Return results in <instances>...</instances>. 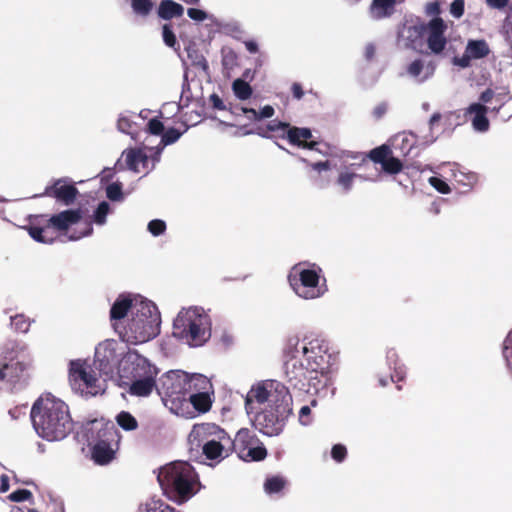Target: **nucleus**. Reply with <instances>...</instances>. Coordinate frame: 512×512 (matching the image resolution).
I'll return each mask as SVG.
<instances>
[{
  "label": "nucleus",
  "instance_id": "nucleus-1",
  "mask_svg": "<svg viewBox=\"0 0 512 512\" xmlns=\"http://www.w3.org/2000/svg\"><path fill=\"white\" fill-rule=\"evenodd\" d=\"M254 402H269L268 408L256 414L255 427L264 435H279L292 414V397L288 388L277 380L261 381L246 394L245 410L248 415L254 413Z\"/></svg>",
  "mask_w": 512,
  "mask_h": 512
},
{
  "label": "nucleus",
  "instance_id": "nucleus-2",
  "mask_svg": "<svg viewBox=\"0 0 512 512\" xmlns=\"http://www.w3.org/2000/svg\"><path fill=\"white\" fill-rule=\"evenodd\" d=\"M30 417L38 436L50 442L63 440L72 430L68 406L50 393L34 402Z\"/></svg>",
  "mask_w": 512,
  "mask_h": 512
},
{
  "label": "nucleus",
  "instance_id": "nucleus-3",
  "mask_svg": "<svg viewBox=\"0 0 512 512\" xmlns=\"http://www.w3.org/2000/svg\"><path fill=\"white\" fill-rule=\"evenodd\" d=\"M157 480L164 495L177 504L187 502L201 488L198 474L187 461H174L161 467Z\"/></svg>",
  "mask_w": 512,
  "mask_h": 512
},
{
  "label": "nucleus",
  "instance_id": "nucleus-4",
  "mask_svg": "<svg viewBox=\"0 0 512 512\" xmlns=\"http://www.w3.org/2000/svg\"><path fill=\"white\" fill-rule=\"evenodd\" d=\"M211 335V316L201 306L183 307L173 320V336L189 347L203 346Z\"/></svg>",
  "mask_w": 512,
  "mask_h": 512
},
{
  "label": "nucleus",
  "instance_id": "nucleus-5",
  "mask_svg": "<svg viewBox=\"0 0 512 512\" xmlns=\"http://www.w3.org/2000/svg\"><path fill=\"white\" fill-rule=\"evenodd\" d=\"M287 352L298 354L305 364L310 367L318 377L321 375L327 380L330 368L333 365V356L329 353L327 342L319 335L306 333L302 338L297 336L287 340Z\"/></svg>",
  "mask_w": 512,
  "mask_h": 512
},
{
  "label": "nucleus",
  "instance_id": "nucleus-6",
  "mask_svg": "<svg viewBox=\"0 0 512 512\" xmlns=\"http://www.w3.org/2000/svg\"><path fill=\"white\" fill-rule=\"evenodd\" d=\"M191 451L199 450L206 459L221 462L231 455V436L214 423L195 424L188 436Z\"/></svg>",
  "mask_w": 512,
  "mask_h": 512
},
{
  "label": "nucleus",
  "instance_id": "nucleus-7",
  "mask_svg": "<svg viewBox=\"0 0 512 512\" xmlns=\"http://www.w3.org/2000/svg\"><path fill=\"white\" fill-rule=\"evenodd\" d=\"M161 317L157 306L143 296H135L134 310L126 326L128 340L145 343L160 333Z\"/></svg>",
  "mask_w": 512,
  "mask_h": 512
},
{
  "label": "nucleus",
  "instance_id": "nucleus-8",
  "mask_svg": "<svg viewBox=\"0 0 512 512\" xmlns=\"http://www.w3.org/2000/svg\"><path fill=\"white\" fill-rule=\"evenodd\" d=\"M158 373V368L139 353L130 351L126 354L123 361L122 377L131 380L128 389L130 395L147 397L154 389L157 390L156 377Z\"/></svg>",
  "mask_w": 512,
  "mask_h": 512
},
{
  "label": "nucleus",
  "instance_id": "nucleus-9",
  "mask_svg": "<svg viewBox=\"0 0 512 512\" xmlns=\"http://www.w3.org/2000/svg\"><path fill=\"white\" fill-rule=\"evenodd\" d=\"M288 282L294 293L304 300L321 298L328 291L323 270L315 263L295 264L288 274Z\"/></svg>",
  "mask_w": 512,
  "mask_h": 512
},
{
  "label": "nucleus",
  "instance_id": "nucleus-10",
  "mask_svg": "<svg viewBox=\"0 0 512 512\" xmlns=\"http://www.w3.org/2000/svg\"><path fill=\"white\" fill-rule=\"evenodd\" d=\"M157 392L172 413L184 415L188 408L189 374L181 370L164 373L158 380Z\"/></svg>",
  "mask_w": 512,
  "mask_h": 512
},
{
  "label": "nucleus",
  "instance_id": "nucleus-11",
  "mask_svg": "<svg viewBox=\"0 0 512 512\" xmlns=\"http://www.w3.org/2000/svg\"><path fill=\"white\" fill-rule=\"evenodd\" d=\"M85 437L95 463L105 465L114 458L112 443L116 442L117 431L112 423H105L103 420L91 421L85 428Z\"/></svg>",
  "mask_w": 512,
  "mask_h": 512
},
{
  "label": "nucleus",
  "instance_id": "nucleus-12",
  "mask_svg": "<svg viewBox=\"0 0 512 512\" xmlns=\"http://www.w3.org/2000/svg\"><path fill=\"white\" fill-rule=\"evenodd\" d=\"M284 374L289 385L303 392H318L320 388L327 386V380L322 381L313 371H310L303 359L296 353L287 352V344L284 348Z\"/></svg>",
  "mask_w": 512,
  "mask_h": 512
},
{
  "label": "nucleus",
  "instance_id": "nucleus-13",
  "mask_svg": "<svg viewBox=\"0 0 512 512\" xmlns=\"http://www.w3.org/2000/svg\"><path fill=\"white\" fill-rule=\"evenodd\" d=\"M124 355L123 347L114 339H106L95 348L94 366L99 375L112 376L119 368L122 374Z\"/></svg>",
  "mask_w": 512,
  "mask_h": 512
},
{
  "label": "nucleus",
  "instance_id": "nucleus-14",
  "mask_svg": "<svg viewBox=\"0 0 512 512\" xmlns=\"http://www.w3.org/2000/svg\"><path fill=\"white\" fill-rule=\"evenodd\" d=\"M231 454L246 462L261 461L266 458L267 450L257 436L249 429H240L234 438H231Z\"/></svg>",
  "mask_w": 512,
  "mask_h": 512
},
{
  "label": "nucleus",
  "instance_id": "nucleus-15",
  "mask_svg": "<svg viewBox=\"0 0 512 512\" xmlns=\"http://www.w3.org/2000/svg\"><path fill=\"white\" fill-rule=\"evenodd\" d=\"M25 349L16 342H8L0 349V381L18 382L26 369L19 359V354Z\"/></svg>",
  "mask_w": 512,
  "mask_h": 512
},
{
  "label": "nucleus",
  "instance_id": "nucleus-16",
  "mask_svg": "<svg viewBox=\"0 0 512 512\" xmlns=\"http://www.w3.org/2000/svg\"><path fill=\"white\" fill-rule=\"evenodd\" d=\"M69 379L72 387L79 384L87 389V394L95 396L104 391L103 385L94 370L90 369L86 361L77 359L69 363Z\"/></svg>",
  "mask_w": 512,
  "mask_h": 512
},
{
  "label": "nucleus",
  "instance_id": "nucleus-17",
  "mask_svg": "<svg viewBox=\"0 0 512 512\" xmlns=\"http://www.w3.org/2000/svg\"><path fill=\"white\" fill-rule=\"evenodd\" d=\"M78 194L79 191L73 182L64 177L53 180L50 185L46 186L43 193L36 194L34 197L47 196L63 206H70L75 202Z\"/></svg>",
  "mask_w": 512,
  "mask_h": 512
},
{
  "label": "nucleus",
  "instance_id": "nucleus-18",
  "mask_svg": "<svg viewBox=\"0 0 512 512\" xmlns=\"http://www.w3.org/2000/svg\"><path fill=\"white\" fill-rule=\"evenodd\" d=\"M426 32V42L432 54L439 55L447 45V39L444 35L447 25L440 17L432 18L423 28Z\"/></svg>",
  "mask_w": 512,
  "mask_h": 512
},
{
  "label": "nucleus",
  "instance_id": "nucleus-19",
  "mask_svg": "<svg viewBox=\"0 0 512 512\" xmlns=\"http://www.w3.org/2000/svg\"><path fill=\"white\" fill-rule=\"evenodd\" d=\"M351 158L353 160H361L364 161V156L359 153H345L343 159L341 161V165L338 169V177L336 179V184L341 188L344 193H349L354 184V180L356 178H360L362 180H367V178L355 173L352 168L358 166L359 164L350 163L348 159Z\"/></svg>",
  "mask_w": 512,
  "mask_h": 512
},
{
  "label": "nucleus",
  "instance_id": "nucleus-20",
  "mask_svg": "<svg viewBox=\"0 0 512 512\" xmlns=\"http://www.w3.org/2000/svg\"><path fill=\"white\" fill-rule=\"evenodd\" d=\"M436 64L433 61L415 59L409 63L405 70L407 76L415 84H423L431 79L435 73Z\"/></svg>",
  "mask_w": 512,
  "mask_h": 512
},
{
  "label": "nucleus",
  "instance_id": "nucleus-21",
  "mask_svg": "<svg viewBox=\"0 0 512 512\" xmlns=\"http://www.w3.org/2000/svg\"><path fill=\"white\" fill-rule=\"evenodd\" d=\"M148 163V156L141 148H127L121 157L117 160L115 167L118 170L128 169L134 173H139V165L145 167Z\"/></svg>",
  "mask_w": 512,
  "mask_h": 512
},
{
  "label": "nucleus",
  "instance_id": "nucleus-22",
  "mask_svg": "<svg viewBox=\"0 0 512 512\" xmlns=\"http://www.w3.org/2000/svg\"><path fill=\"white\" fill-rule=\"evenodd\" d=\"M81 219L82 211L80 209H67L53 214L48 223L59 231H67L72 225L78 224Z\"/></svg>",
  "mask_w": 512,
  "mask_h": 512
},
{
  "label": "nucleus",
  "instance_id": "nucleus-23",
  "mask_svg": "<svg viewBox=\"0 0 512 512\" xmlns=\"http://www.w3.org/2000/svg\"><path fill=\"white\" fill-rule=\"evenodd\" d=\"M488 110L489 108L482 103H472L466 109V115H473L472 127L475 131L484 133L489 130Z\"/></svg>",
  "mask_w": 512,
  "mask_h": 512
},
{
  "label": "nucleus",
  "instance_id": "nucleus-24",
  "mask_svg": "<svg viewBox=\"0 0 512 512\" xmlns=\"http://www.w3.org/2000/svg\"><path fill=\"white\" fill-rule=\"evenodd\" d=\"M135 296L136 295L134 294H120L111 306V320L123 319L127 315L128 311H131L132 314L134 310Z\"/></svg>",
  "mask_w": 512,
  "mask_h": 512
},
{
  "label": "nucleus",
  "instance_id": "nucleus-25",
  "mask_svg": "<svg viewBox=\"0 0 512 512\" xmlns=\"http://www.w3.org/2000/svg\"><path fill=\"white\" fill-rule=\"evenodd\" d=\"M312 137V132L309 128L290 127L287 130V139L292 145L307 148L309 150L315 149L316 142H305Z\"/></svg>",
  "mask_w": 512,
  "mask_h": 512
},
{
  "label": "nucleus",
  "instance_id": "nucleus-26",
  "mask_svg": "<svg viewBox=\"0 0 512 512\" xmlns=\"http://www.w3.org/2000/svg\"><path fill=\"white\" fill-rule=\"evenodd\" d=\"M396 0H373L369 8V15L373 20H380L389 17Z\"/></svg>",
  "mask_w": 512,
  "mask_h": 512
},
{
  "label": "nucleus",
  "instance_id": "nucleus-27",
  "mask_svg": "<svg viewBox=\"0 0 512 512\" xmlns=\"http://www.w3.org/2000/svg\"><path fill=\"white\" fill-rule=\"evenodd\" d=\"M188 406L191 404L198 412H207L212 405L209 391L190 392L187 395Z\"/></svg>",
  "mask_w": 512,
  "mask_h": 512
},
{
  "label": "nucleus",
  "instance_id": "nucleus-28",
  "mask_svg": "<svg viewBox=\"0 0 512 512\" xmlns=\"http://www.w3.org/2000/svg\"><path fill=\"white\" fill-rule=\"evenodd\" d=\"M424 27L404 26L398 33V40L406 48H415V43L420 39Z\"/></svg>",
  "mask_w": 512,
  "mask_h": 512
},
{
  "label": "nucleus",
  "instance_id": "nucleus-29",
  "mask_svg": "<svg viewBox=\"0 0 512 512\" xmlns=\"http://www.w3.org/2000/svg\"><path fill=\"white\" fill-rule=\"evenodd\" d=\"M290 128L289 124L286 122L273 120L269 122L266 126V129L263 128H257L255 131H248L245 134H257L258 136L262 138L269 139L271 138V135L269 132H282L281 137H287V130Z\"/></svg>",
  "mask_w": 512,
  "mask_h": 512
},
{
  "label": "nucleus",
  "instance_id": "nucleus-30",
  "mask_svg": "<svg viewBox=\"0 0 512 512\" xmlns=\"http://www.w3.org/2000/svg\"><path fill=\"white\" fill-rule=\"evenodd\" d=\"M117 130L123 134L129 135L133 140H136V123L132 119V113L124 111L118 115L116 122Z\"/></svg>",
  "mask_w": 512,
  "mask_h": 512
},
{
  "label": "nucleus",
  "instance_id": "nucleus-31",
  "mask_svg": "<svg viewBox=\"0 0 512 512\" xmlns=\"http://www.w3.org/2000/svg\"><path fill=\"white\" fill-rule=\"evenodd\" d=\"M183 12V6L173 0H163L158 7V16L164 20L182 16Z\"/></svg>",
  "mask_w": 512,
  "mask_h": 512
},
{
  "label": "nucleus",
  "instance_id": "nucleus-32",
  "mask_svg": "<svg viewBox=\"0 0 512 512\" xmlns=\"http://www.w3.org/2000/svg\"><path fill=\"white\" fill-rule=\"evenodd\" d=\"M138 512H180L171 507L163 500L151 497L144 503H141Z\"/></svg>",
  "mask_w": 512,
  "mask_h": 512
},
{
  "label": "nucleus",
  "instance_id": "nucleus-33",
  "mask_svg": "<svg viewBox=\"0 0 512 512\" xmlns=\"http://www.w3.org/2000/svg\"><path fill=\"white\" fill-rule=\"evenodd\" d=\"M465 51L473 59H482L490 53V48L485 40H469Z\"/></svg>",
  "mask_w": 512,
  "mask_h": 512
},
{
  "label": "nucleus",
  "instance_id": "nucleus-34",
  "mask_svg": "<svg viewBox=\"0 0 512 512\" xmlns=\"http://www.w3.org/2000/svg\"><path fill=\"white\" fill-rule=\"evenodd\" d=\"M286 485V480L280 475H273L266 478L263 488L267 495L280 493Z\"/></svg>",
  "mask_w": 512,
  "mask_h": 512
},
{
  "label": "nucleus",
  "instance_id": "nucleus-35",
  "mask_svg": "<svg viewBox=\"0 0 512 512\" xmlns=\"http://www.w3.org/2000/svg\"><path fill=\"white\" fill-rule=\"evenodd\" d=\"M211 382L202 374L189 375V393L190 392H201L210 391Z\"/></svg>",
  "mask_w": 512,
  "mask_h": 512
},
{
  "label": "nucleus",
  "instance_id": "nucleus-36",
  "mask_svg": "<svg viewBox=\"0 0 512 512\" xmlns=\"http://www.w3.org/2000/svg\"><path fill=\"white\" fill-rule=\"evenodd\" d=\"M453 177L455 181L466 187L468 190L472 189L478 182V175L475 172H464L462 170H453Z\"/></svg>",
  "mask_w": 512,
  "mask_h": 512
},
{
  "label": "nucleus",
  "instance_id": "nucleus-37",
  "mask_svg": "<svg viewBox=\"0 0 512 512\" xmlns=\"http://www.w3.org/2000/svg\"><path fill=\"white\" fill-rule=\"evenodd\" d=\"M232 90H233V93L234 95L239 99V100H247L251 97L252 95V88L251 86L249 85L248 82H246L245 80L241 79V78H237L233 81L232 83Z\"/></svg>",
  "mask_w": 512,
  "mask_h": 512
},
{
  "label": "nucleus",
  "instance_id": "nucleus-38",
  "mask_svg": "<svg viewBox=\"0 0 512 512\" xmlns=\"http://www.w3.org/2000/svg\"><path fill=\"white\" fill-rule=\"evenodd\" d=\"M109 212L110 204L107 201H101L93 212V222L98 226L105 225Z\"/></svg>",
  "mask_w": 512,
  "mask_h": 512
},
{
  "label": "nucleus",
  "instance_id": "nucleus-39",
  "mask_svg": "<svg viewBox=\"0 0 512 512\" xmlns=\"http://www.w3.org/2000/svg\"><path fill=\"white\" fill-rule=\"evenodd\" d=\"M116 420H117L118 425L126 431H133L138 426V423H137V420L135 419V417L127 411L120 412L117 415Z\"/></svg>",
  "mask_w": 512,
  "mask_h": 512
},
{
  "label": "nucleus",
  "instance_id": "nucleus-40",
  "mask_svg": "<svg viewBox=\"0 0 512 512\" xmlns=\"http://www.w3.org/2000/svg\"><path fill=\"white\" fill-rule=\"evenodd\" d=\"M502 355L506 362V367L512 375V329L508 332L502 345Z\"/></svg>",
  "mask_w": 512,
  "mask_h": 512
},
{
  "label": "nucleus",
  "instance_id": "nucleus-41",
  "mask_svg": "<svg viewBox=\"0 0 512 512\" xmlns=\"http://www.w3.org/2000/svg\"><path fill=\"white\" fill-rule=\"evenodd\" d=\"M391 150L388 146L382 145L377 148H374L369 153V158L378 164L385 163L391 156Z\"/></svg>",
  "mask_w": 512,
  "mask_h": 512
},
{
  "label": "nucleus",
  "instance_id": "nucleus-42",
  "mask_svg": "<svg viewBox=\"0 0 512 512\" xmlns=\"http://www.w3.org/2000/svg\"><path fill=\"white\" fill-rule=\"evenodd\" d=\"M188 130V126L185 127L184 131L171 127L165 130L161 138L162 148L171 144H174Z\"/></svg>",
  "mask_w": 512,
  "mask_h": 512
},
{
  "label": "nucleus",
  "instance_id": "nucleus-43",
  "mask_svg": "<svg viewBox=\"0 0 512 512\" xmlns=\"http://www.w3.org/2000/svg\"><path fill=\"white\" fill-rule=\"evenodd\" d=\"M398 141L401 143L400 149L407 154L415 144V136L413 133H401L394 138V144Z\"/></svg>",
  "mask_w": 512,
  "mask_h": 512
},
{
  "label": "nucleus",
  "instance_id": "nucleus-44",
  "mask_svg": "<svg viewBox=\"0 0 512 512\" xmlns=\"http://www.w3.org/2000/svg\"><path fill=\"white\" fill-rule=\"evenodd\" d=\"M167 230V224L162 219H153L147 224V231L153 237H159L165 234Z\"/></svg>",
  "mask_w": 512,
  "mask_h": 512
},
{
  "label": "nucleus",
  "instance_id": "nucleus-45",
  "mask_svg": "<svg viewBox=\"0 0 512 512\" xmlns=\"http://www.w3.org/2000/svg\"><path fill=\"white\" fill-rule=\"evenodd\" d=\"M93 233V226L90 221H86L83 224V227H79L78 229H75L68 235V239L70 241H77L84 237L90 236Z\"/></svg>",
  "mask_w": 512,
  "mask_h": 512
},
{
  "label": "nucleus",
  "instance_id": "nucleus-46",
  "mask_svg": "<svg viewBox=\"0 0 512 512\" xmlns=\"http://www.w3.org/2000/svg\"><path fill=\"white\" fill-rule=\"evenodd\" d=\"M106 196L109 200L119 202L123 200L122 183L113 182L109 184L106 189Z\"/></svg>",
  "mask_w": 512,
  "mask_h": 512
},
{
  "label": "nucleus",
  "instance_id": "nucleus-47",
  "mask_svg": "<svg viewBox=\"0 0 512 512\" xmlns=\"http://www.w3.org/2000/svg\"><path fill=\"white\" fill-rule=\"evenodd\" d=\"M11 326L18 332L27 333L30 327V320L22 314L11 316Z\"/></svg>",
  "mask_w": 512,
  "mask_h": 512
},
{
  "label": "nucleus",
  "instance_id": "nucleus-48",
  "mask_svg": "<svg viewBox=\"0 0 512 512\" xmlns=\"http://www.w3.org/2000/svg\"><path fill=\"white\" fill-rule=\"evenodd\" d=\"M131 6L137 15L147 16L153 7V3L150 0H131Z\"/></svg>",
  "mask_w": 512,
  "mask_h": 512
},
{
  "label": "nucleus",
  "instance_id": "nucleus-49",
  "mask_svg": "<svg viewBox=\"0 0 512 512\" xmlns=\"http://www.w3.org/2000/svg\"><path fill=\"white\" fill-rule=\"evenodd\" d=\"M382 169L388 174H398L403 169L402 162L396 158L391 156L385 163H382Z\"/></svg>",
  "mask_w": 512,
  "mask_h": 512
},
{
  "label": "nucleus",
  "instance_id": "nucleus-50",
  "mask_svg": "<svg viewBox=\"0 0 512 512\" xmlns=\"http://www.w3.org/2000/svg\"><path fill=\"white\" fill-rule=\"evenodd\" d=\"M45 229L37 226L29 228V235L32 239L39 243L50 244L53 242L52 238H47L45 235Z\"/></svg>",
  "mask_w": 512,
  "mask_h": 512
},
{
  "label": "nucleus",
  "instance_id": "nucleus-51",
  "mask_svg": "<svg viewBox=\"0 0 512 512\" xmlns=\"http://www.w3.org/2000/svg\"><path fill=\"white\" fill-rule=\"evenodd\" d=\"M162 37L164 43L171 48L175 49V46L177 45L176 36L171 29L170 25L164 24L162 27Z\"/></svg>",
  "mask_w": 512,
  "mask_h": 512
},
{
  "label": "nucleus",
  "instance_id": "nucleus-52",
  "mask_svg": "<svg viewBox=\"0 0 512 512\" xmlns=\"http://www.w3.org/2000/svg\"><path fill=\"white\" fill-rule=\"evenodd\" d=\"M428 182L439 193L448 194L451 191L449 185L444 180L438 177H430Z\"/></svg>",
  "mask_w": 512,
  "mask_h": 512
},
{
  "label": "nucleus",
  "instance_id": "nucleus-53",
  "mask_svg": "<svg viewBox=\"0 0 512 512\" xmlns=\"http://www.w3.org/2000/svg\"><path fill=\"white\" fill-rule=\"evenodd\" d=\"M347 449L343 444H335L331 449V457L338 463L345 460Z\"/></svg>",
  "mask_w": 512,
  "mask_h": 512
},
{
  "label": "nucleus",
  "instance_id": "nucleus-54",
  "mask_svg": "<svg viewBox=\"0 0 512 512\" xmlns=\"http://www.w3.org/2000/svg\"><path fill=\"white\" fill-rule=\"evenodd\" d=\"M465 10L464 0H453L450 4V14L459 19L463 16Z\"/></svg>",
  "mask_w": 512,
  "mask_h": 512
},
{
  "label": "nucleus",
  "instance_id": "nucleus-55",
  "mask_svg": "<svg viewBox=\"0 0 512 512\" xmlns=\"http://www.w3.org/2000/svg\"><path fill=\"white\" fill-rule=\"evenodd\" d=\"M148 131L152 135H163L165 132L163 123L157 118H152L148 122Z\"/></svg>",
  "mask_w": 512,
  "mask_h": 512
},
{
  "label": "nucleus",
  "instance_id": "nucleus-56",
  "mask_svg": "<svg viewBox=\"0 0 512 512\" xmlns=\"http://www.w3.org/2000/svg\"><path fill=\"white\" fill-rule=\"evenodd\" d=\"M31 492L27 489H18L9 495V499L13 502H22L31 497Z\"/></svg>",
  "mask_w": 512,
  "mask_h": 512
},
{
  "label": "nucleus",
  "instance_id": "nucleus-57",
  "mask_svg": "<svg viewBox=\"0 0 512 512\" xmlns=\"http://www.w3.org/2000/svg\"><path fill=\"white\" fill-rule=\"evenodd\" d=\"M502 32L507 41L512 45V14H508L504 19Z\"/></svg>",
  "mask_w": 512,
  "mask_h": 512
},
{
  "label": "nucleus",
  "instance_id": "nucleus-58",
  "mask_svg": "<svg viewBox=\"0 0 512 512\" xmlns=\"http://www.w3.org/2000/svg\"><path fill=\"white\" fill-rule=\"evenodd\" d=\"M187 15L192 20H195L198 22H201V21H204L205 19H207V13L205 11H203L201 9H197V8H189L187 10Z\"/></svg>",
  "mask_w": 512,
  "mask_h": 512
},
{
  "label": "nucleus",
  "instance_id": "nucleus-59",
  "mask_svg": "<svg viewBox=\"0 0 512 512\" xmlns=\"http://www.w3.org/2000/svg\"><path fill=\"white\" fill-rule=\"evenodd\" d=\"M472 59L473 58L468 56V53L465 51L461 57H454L453 64L461 68H467L470 66Z\"/></svg>",
  "mask_w": 512,
  "mask_h": 512
},
{
  "label": "nucleus",
  "instance_id": "nucleus-60",
  "mask_svg": "<svg viewBox=\"0 0 512 512\" xmlns=\"http://www.w3.org/2000/svg\"><path fill=\"white\" fill-rule=\"evenodd\" d=\"M210 102H211L213 108L216 109V110L223 111V110L227 109V107L224 104L223 100L220 98L219 95H217L215 93L210 95Z\"/></svg>",
  "mask_w": 512,
  "mask_h": 512
},
{
  "label": "nucleus",
  "instance_id": "nucleus-61",
  "mask_svg": "<svg viewBox=\"0 0 512 512\" xmlns=\"http://www.w3.org/2000/svg\"><path fill=\"white\" fill-rule=\"evenodd\" d=\"M275 110L271 105H265L260 111H258L259 121L273 117Z\"/></svg>",
  "mask_w": 512,
  "mask_h": 512
},
{
  "label": "nucleus",
  "instance_id": "nucleus-62",
  "mask_svg": "<svg viewBox=\"0 0 512 512\" xmlns=\"http://www.w3.org/2000/svg\"><path fill=\"white\" fill-rule=\"evenodd\" d=\"M388 110V105L385 102H381L378 105H376L373 109V116L377 119L381 118L386 114Z\"/></svg>",
  "mask_w": 512,
  "mask_h": 512
},
{
  "label": "nucleus",
  "instance_id": "nucleus-63",
  "mask_svg": "<svg viewBox=\"0 0 512 512\" xmlns=\"http://www.w3.org/2000/svg\"><path fill=\"white\" fill-rule=\"evenodd\" d=\"M485 1H486V4L490 8L497 9V10H502L509 3V0H485Z\"/></svg>",
  "mask_w": 512,
  "mask_h": 512
},
{
  "label": "nucleus",
  "instance_id": "nucleus-64",
  "mask_svg": "<svg viewBox=\"0 0 512 512\" xmlns=\"http://www.w3.org/2000/svg\"><path fill=\"white\" fill-rule=\"evenodd\" d=\"M241 112L251 121H259L258 111L253 108L241 107Z\"/></svg>",
  "mask_w": 512,
  "mask_h": 512
}]
</instances>
